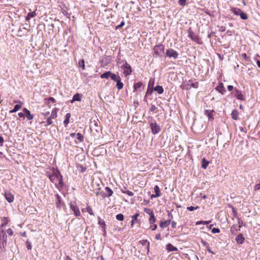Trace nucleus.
<instances>
[{
  "instance_id": "f257e3e1",
  "label": "nucleus",
  "mask_w": 260,
  "mask_h": 260,
  "mask_svg": "<svg viewBox=\"0 0 260 260\" xmlns=\"http://www.w3.org/2000/svg\"><path fill=\"white\" fill-rule=\"evenodd\" d=\"M49 178L51 181L55 184L57 188H62L64 186L62 176L59 171L55 170L53 171V174L49 176Z\"/></svg>"
},
{
  "instance_id": "f03ea898",
  "label": "nucleus",
  "mask_w": 260,
  "mask_h": 260,
  "mask_svg": "<svg viewBox=\"0 0 260 260\" xmlns=\"http://www.w3.org/2000/svg\"><path fill=\"white\" fill-rule=\"evenodd\" d=\"M153 50L154 52L153 56L155 57L159 56L161 55L162 53H164V46L162 44L157 45L154 46Z\"/></svg>"
},
{
  "instance_id": "7ed1b4c3",
  "label": "nucleus",
  "mask_w": 260,
  "mask_h": 260,
  "mask_svg": "<svg viewBox=\"0 0 260 260\" xmlns=\"http://www.w3.org/2000/svg\"><path fill=\"white\" fill-rule=\"evenodd\" d=\"M70 208L76 217L80 216V212L76 202H73L70 203Z\"/></svg>"
},
{
  "instance_id": "20e7f679",
  "label": "nucleus",
  "mask_w": 260,
  "mask_h": 260,
  "mask_svg": "<svg viewBox=\"0 0 260 260\" xmlns=\"http://www.w3.org/2000/svg\"><path fill=\"white\" fill-rule=\"evenodd\" d=\"M7 236L3 230L0 231V243H2V246L5 248L7 245Z\"/></svg>"
},
{
  "instance_id": "39448f33",
  "label": "nucleus",
  "mask_w": 260,
  "mask_h": 260,
  "mask_svg": "<svg viewBox=\"0 0 260 260\" xmlns=\"http://www.w3.org/2000/svg\"><path fill=\"white\" fill-rule=\"evenodd\" d=\"M150 125L151 127L152 133L153 134H157L160 130V126L155 122L150 123Z\"/></svg>"
},
{
  "instance_id": "423d86ee",
  "label": "nucleus",
  "mask_w": 260,
  "mask_h": 260,
  "mask_svg": "<svg viewBox=\"0 0 260 260\" xmlns=\"http://www.w3.org/2000/svg\"><path fill=\"white\" fill-rule=\"evenodd\" d=\"M122 68L124 69L123 74L125 76L130 75L132 72L131 67L126 62L122 66Z\"/></svg>"
},
{
  "instance_id": "0eeeda50",
  "label": "nucleus",
  "mask_w": 260,
  "mask_h": 260,
  "mask_svg": "<svg viewBox=\"0 0 260 260\" xmlns=\"http://www.w3.org/2000/svg\"><path fill=\"white\" fill-rule=\"evenodd\" d=\"M166 55L169 57H173L174 58H177L178 57V53L172 49L167 50Z\"/></svg>"
},
{
  "instance_id": "6e6552de",
  "label": "nucleus",
  "mask_w": 260,
  "mask_h": 260,
  "mask_svg": "<svg viewBox=\"0 0 260 260\" xmlns=\"http://www.w3.org/2000/svg\"><path fill=\"white\" fill-rule=\"evenodd\" d=\"M235 91V96L239 100L245 101V98L242 94V91L237 88L234 89Z\"/></svg>"
},
{
  "instance_id": "1a4fd4ad",
  "label": "nucleus",
  "mask_w": 260,
  "mask_h": 260,
  "mask_svg": "<svg viewBox=\"0 0 260 260\" xmlns=\"http://www.w3.org/2000/svg\"><path fill=\"white\" fill-rule=\"evenodd\" d=\"M216 90L222 94H224L226 90L222 83H220L215 88Z\"/></svg>"
},
{
  "instance_id": "9d476101",
  "label": "nucleus",
  "mask_w": 260,
  "mask_h": 260,
  "mask_svg": "<svg viewBox=\"0 0 260 260\" xmlns=\"http://www.w3.org/2000/svg\"><path fill=\"white\" fill-rule=\"evenodd\" d=\"M23 112L24 113L25 115L28 120H32L34 118L33 115H32L30 111L26 108H23Z\"/></svg>"
},
{
  "instance_id": "9b49d317",
  "label": "nucleus",
  "mask_w": 260,
  "mask_h": 260,
  "mask_svg": "<svg viewBox=\"0 0 260 260\" xmlns=\"http://www.w3.org/2000/svg\"><path fill=\"white\" fill-rule=\"evenodd\" d=\"M214 110H206L205 111V115L208 117L209 120H213L214 118L213 116V112Z\"/></svg>"
},
{
  "instance_id": "f8f14e48",
  "label": "nucleus",
  "mask_w": 260,
  "mask_h": 260,
  "mask_svg": "<svg viewBox=\"0 0 260 260\" xmlns=\"http://www.w3.org/2000/svg\"><path fill=\"white\" fill-rule=\"evenodd\" d=\"M5 196L6 199L9 203H12L14 201V196L10 192H5Z\"/></svg>"
},
{
  "instance_id": "ddd939ff",
  "label": "nucleus",
  "mask_w": 260,
  "mask_h": 260,
  "mask_svg": "<svg viewBox=\"0 0 260 260\" xmlns=\"http://www.w3.org/2000/svg\"><path fill=\"white\" fill-rule=\"evenodd\" d=\"M235 240L238 244H242L244 242L245 238L243 236V235L240 234L236 237Z\"/></svg>"
},
{
  "instance_id": "4468645a",
  "label": "nucleus",
  "mask_w": 260,
  "mask_h": 260,
  "mask_svg": "<svg viewBox=\"0 0 260 260\" xmlns=\"http://www.w3.org/2000/svg\"><path fill=\"white\" fill-rule=\"evenodd\" d=\"M166 249L168 252L176 251L178 250L177 248L173 246L171 243H168L167 244Z\"/></svg>"
},
{
  "instance_id": "2eb2a0df",
  "label": "nucleus",
  "mask_w": 260,
  "mask_h": 260,
  "mask_svg": "<svg viewBox=\"0 0 260 260\" xmlns=\"http://www.w3.org/2000/svg\"><path fill=\"white\" fill-rule=\"evenodd\" d=\"M241 225H233L231 228V232L233 234H235L236 232L240 230Z\"/></svg>"
},
{
  "instance_id": "dca6fc26",
  "label": "nucleus",
  "mask_w": 260,
  "mask_h": 260,
  "mask_svg": "<svg viewBox=\"0 0 260 260\" xmlns=\"http://www.w3.org/2000/svg\"><path fill=\"white\" fill-rule=\"evenodd\" d=\"M170 223H171V220H167L165 221L160 222V223L159 224V226L161 228H165L168 226L170 225Z\"/></svg>"
},
{
  "instance_id": "f3484780",
  "label": "nucleus",
  "mask_w": 260,
  "mask_h": 260,
  "mask_svg": "<svg viewBox=\"0 0 260 260\" xmlns=\"http://www.w3.org/2000/svg\"><path fill=\"white\" fill-rule=\"evenodd\" d=\"M111 75H112V73L110 71H107V72H106L104 73L103 74H101L100 76V77L102 79H103V78L108 79L109 77H111Z\"/></svg>"
},
{
  "instance_id": "a211bd4d",
  "label": "nucleus",
  "mask_w": 260,
  "mask_h": 260,
  "mask_svg": "<svg viewBox=\"0 0 260 260\" xmlns=\"http://www.w3.org/2000/svg\"><path fill=\"white\" fill-rule=\"evenodd\" d=\"M139 213H136L132 216V220L131 221V225L132 227L133 226L135 223H136L138 222L137 218H138V217H139Z\"/></svg>"
},
{
  "instance_id": "6ab92c4d",
  "label": "nucleus",
  "mask_w": 260,
  "mask_h": 260,
  "mask_svg": "<svg viewBox=\"0 0 260 260\" xmlns=\"http://www.w3.org/2000/svg\"><path fill=\"white\" fill-rule=\"evenodd\" d=\"M36 12V10L32 12L28 13L27 14V16H26V18H25L26 20L27 21H29L31 18L35 17L37 15Z\"/></svg>"
},
{
  "instance_id": "aec40b11",
  "label": "nucleus",
  "mask_w": 260,
  "mask_h": 260,
  "mask_svg": "<svg viewBox=\"0 0 260 260\" xmlns=\"http://www.w3.org/2000/svg\"><path fill=\"white\" fill-rule=\"evenodd\" d=\"M58 109L56 108H54L51 112V115L49 116L51 118L54 119L57 116V112Z\"/></svg>"
},
{
  "instance_id": "412c9836",
  "label": "nucleus",
  "mask_w": 260,
  "mask_h": 260,
  "mask_svg": "<svg viewBox=\"0 0 260 260\" xmlns=\"http://www.w3.org/2000/svg\"><path fill=\"white\" fill-rule=\"evenodd\" d=\"M154 90L156 91L158 94H162L164 92V89L162 86L157 85L154 88Z\"/></svg>"
},
{
  "instance_id": "4be33fe9",
  "label": "nucleus",
  "mask_w": 260,
  "mask_h": 260,
  "mask_svg": "<svg viewBox=\"0 0 260 260\" xmlns=\"http://www.w3.org/2000/svg\"><path fill=\"white\" fill-rule=\"evenodd\" d=\"M57 199L56 201V207L57 208H61V197L58 194H56L55 195Z\"/></svg>"
},
{
  "instance_id": "5701e85b",
  "label": "nucleus",
  "mask_w": 260,
  "mask_h": 260,
  "mask_svg": "<svg viewBox=\"0 0 260 260\" xmlns=\"http://www.w3.org/2000/svg\"><path fill=\"white\" fill-rule=\"evenodd\" d=\"M232 118L234 120L238 119V112L237 110H234L231 113Z\"/></svg>"
},
{
  "instance_id": "b1692460",
  "label": "nucleus",
  "mask_w": 260,
  "mask_h": 260,
  "mask_svg": "<svg viewBox=\"0 0 260 260\" xmlns=\"http://www.w3.org/2000/svg\"><path fill=\"white\" fill-rule=\"evenodd\" d=\"M81 95L79 93H76L75 94L73 98V99L72 100V103H73L75 101H81Z\"/></svg>"
},
{
  "instance_id": "393cba45",
  "label": "nucleus",
  "mask_w": 260,
  "mask_h": 260,
  "mask_svg": "<svg viewBox=\"0 0 260 260\" xmlns=\"http://www.w3.org/2000/svg\"><path fill=\"white\" fill-rule=\"evenodd\" d=\"M231 10L236 15H240L241 12H242L240 9L237 8H232Z\"/></svg>"
},
{
  "instance_id": "a878e982",
  "label": "nucleus",
  "mask_w": 260,
  "mask_h": 260,
  "mask_svg": "<svg viewBox=\"0 0 260 260\" xmlns=\"http://www.w3.org/2000/svg\"><path fill=\"white\" fill-rule=\"evenodd\" d=\"M105 190L107 192V194H106V197H110L111 196H112L113 192V191L112 190V189L109 187H105Z\"/></svg>"
},
{
  "instance_id": "bb28decb",
  "label": "nucleus",
  "mask_w": 260,
  "mask_h": 260,
  "mask_svg": "<svg viewBox=\"0 0 260 260\" xmlns=\"http://www.w3.org/2000/svg\"><path fill=\"white\" fill-rule=\"evenodd\" d=\"M208 164H209V161H208L205 158H204L202 159V167L204 169H205L207 168Z\"/></svg>"
},
{
  "instance_id": "cd10ccee",
  "label": "nucleus",
  "mask_w": 260,
  "mask_h": 260,
  "mask_svg": "<svg viewBox=\"0 0 260 260\" xmlns=\"http://www.w3.org/2000/svg\"><path fill=\"white\" fill-rule=\"evenodd\" d=\"M111 79L115 82H117V81H118L119 80H121V78L120 76L116 75L115 74L112 73V75L111 76Z\"/></svg>"
},
{
  "instance_id": "c85d7f7f",
  "label": "nucleus",
  "mask_w": 260,
  "mask_h": 260,
  "mask_svg": "<svg viewBox=\"0 0 260 260\" xmlns=\"http://www.w3.org/2000/svg\"><path fill=\"white\" fill-rule=\"evenodd\" d=\"M156 221V218L155 217L154 214H153L150 215V218L149 219V223L151 224H153Z\"/></svg>"
},
{
  "instance_id": "c756f323",
  "label": "nucleus",
  "mask_w": 260,
  "mask_h": 260,
  "mask_svg": "<svg viewBox=\"0 0 260 260\" xmlns=\"http://www.w3.org/2000/svg\"><path fill=\"white\" fill-rule=\"evenodd\" d=\"M121 191L123 193L127 194L129 197L134 196V193L132 191L126 190L125 188L124 189H121Z\"/></svg>"
},
{
  "instance_id": "7c9ffc66",
  "label": "nucleus",
  "mask_w": 260,
  "mask_h": 260,
  "mask_svg": "<svg viewBox=\"0 0 260 260\" xmlns=\"http://www.w3.org/2000/svg\"><path fill=\"white\" fill-rule=\"evenodd\" d=\"M45 100L46 101V103L47 104H49L50 103H54L56 102L55 100L52 97H50L48 99H45Z\"/></svg>"
},
{
  "instance_id": "2f4dec72",
  "label": "nucleus",
  "mask_w": 260,
  "mask_h": 260,
  "mask_svg": "<svg viewBox=\"0 0 260 260\" xmlns=\"http://www.w3.org/2000/svg\"><path fill=\"white\" fill-rule=\"evenodd\" d=\"M140 243H141V244L142 245H147V251H149V245H150V243H149V242H148V241L147 240H141V241H140Z\"/></svg>"
},
{
  "instance_id": "473e14b6",
  "label": "nucleus",
  "mask_w": 260,
  "mask_h": 260,
  "mask_svg": "<svg viewBox=\"0 0 260 260\" xmlns=\"http://www.w3.org/2000/svg\"><path fill=\"white\" fill-rule=\"evenodd\" d=\"M119 80L116 82V86L119 90L121 89L123 87V84Z\"/></svg>"
},
{
  "instance_id": "72a5a7b5",
  "label": "nucleus",
  "mask_w": 260,
  "mask_h": 260,
  "mask_svg": "<svg viewBox=\"0 0 260 260\" xmlns=\"http://www.w3.org/2000/svg\"><path fill=\"white\" fill-rule=\"evenodd\" d=\"M240 17L243 20H247L248 19L247 14L243 12H241L240 14Z\"/></svg>"
},
{
  "instance_id": "f704fd0d",
  "label": "nucleus",
  "mask_w": 260,
  "mask_h": 260,
  "mask_svg": "<svg viewBox=\"0 0 260 260\" xmlns=\"http://www.w3.org/2000/svg\"><path fill=\"white\" fill-rule=\"evenodd\" d=\"M144 211L145 213L149 214V215L154 214L153 210L150 208H144Z\"/></svg>"
},
{
  "instance_id": "c9c22d12",
  "label": "nucleus",
  "mask_w": 260,
  "mask_h": 260,
  "mask_svg": "<svg viewBox=\"0 0 260 260\" xmlns=\"http://www.w3.org/2000/svg\"><path fill=\"white\" fill-rule=\"evenodd\" d=\"M76 138L78 140H79L80 142H82L84 140L83 136L81 134H80V133L77 134V135H76Z\"/></svg>"
},
{
  "instance_id": "e433bc0d",
  "label": "nucleus",
  "mask_w": 260,
  "mask_h": 260,
  "mask_svg": "<svg viewBox=\"0 0 260 260\" xmlns=\"http://www.w3.org/2000/svg\"><path fill=\"white\" fill-rule=\"evenodd\" d=\"M188 85L197 88L198 87V82H197L195 83H192L190 81H189L188 83Z\"/></svg>"
},
{
  "instance_id": "4c0bfd02",
  "label": "nucleus",
  "mask_w": 260,
  "mask_h": 260,
  "mask_svg": "<svg viewBox=\"0 0 260 260\" xmlns=\"http://www.w3.org/2000/svg\"><path fill=\"white\" fill-rule=\"evenodd\" d=\"M116 218L119 221H122L124 219V216L122 214H118L116 216Z\"/></svg>"
},
{
  "instance_id": "58836bf2",
  "label": "nucleus",
  "mask_w": 260,
  "mask_h": 260,
  "mask_svg": "<svg viewBox=\"0 0 260 260\" xmlns=\"http://www.w3.org/2000/svg\"><path fill=\"white\" fill-rule=\"evenodd\" d=\"M142 85V83L141 82H139L134 85V89L135 90H138L139 88H140Z\"/></svg>"
},
{
  "instance_id": "ea45409f",
  "label": "nucleus",
  "mask_w": 260,
  "mask_h": 260,
  "mask_svg": "<svg viewBox=\"0 0 260 260\" xmlns=\"http://www.w3.org/2000/svg\"><path fill=\"white\" fill-rule=\"evenodd\" d=\"M52 119H53L51 118L50 117H48L47 119V121H46L47 123L45 125L47 126V125H51L53 123Z\"/></svg>"
},
{
  "instance_id": "a19ab883",
  "label": "nucleus",
  "mask_w": 260,
  "mask_h": 260,
  "mask_svg": "<svg viewBox=\"0 0 260 260\" xmlns=\"http://www.w3.org/2000/svg\"><path fill=\"white\" fill-rule=\"evenodd\" d=\"M189 37H190L192 40L194 41L196 40V38L197 37L194 34L192 31L189 32Z\"/></svg>"
},
{
  "instance_id": "79ce46f5",
  "label": "nucleus",
  "mask_w": 260,
  "mask_h": 260,
  "mask_svg": "<svg viewBox=\"0 0 260 260\" xmlns=\"http://www.w3.org/2000/svg\"><path fill=\"white\" fill-rule=\"evenodd\" d=\"M3 223L2 224L1 226H4L5 225H6V224H7L8 222V218L7 217H3Z\"/></svg>"
},
{
  "instance_id": "37998d69",
  "label": "nucleus",
  "mask_w": 260,
  "mask_h": 260,
  "mask_svg": "<svg viewBox=\"0 0 260 260\" xmlns=\"http://www.w3.org/2000/svg\"><path fill=\"white\" fill-rule=\"evenodd\" d=\"M154 190L155 192V194H160L159 188L157 185L154 186Z\"/></svg>"
},
{
  "instance_id": "c03bdc74",
  "label": "nucleus",
  "mask_w": 260,
  "mask_h": 260,
  "mask_svg": "<svg viewBox=\"0 0 260 260\" xmlns=\"http://www.w3.org/2000/svg\"><path fill=\"white\" fill-rule=\"evenodd\" d=\"M86 210L89 213V214H90V215H94L91 208L89 206L87 207Z\"/></svg>"
},
{
  "instance_id": "a18cd8bd",
  "label": "nucleus",
  "mask_w": 260,
  "mask_h": 260,
  "mask_svg": "<svg viewBox=\"0 0 260 260\" xmlns=\"http://www.w3.org/2000/svg\"><path fill=\"white\" fill-rule=\"evenodd\" d=\"M79 64L80 67H81L82 68L83 70H84L85 69V64H84V60H81L79 62Z\"/></svg>"
},
{
  "instance_id": "49530a36",
  "label": "nucleus",
  "mask_w": 260,
  "mask_h": 260,
  "mask_svg": "<svg viewBox=\"0 0 260 260\" xmlns=\"http://www.w3.org/2000/svg\"><path fill=\"white\" fill-rule=\"evenodd\" d=\"M178 3L181 6H184L186 4V0H179Z\"/></svg>"
},
{
  "instance_id": "de8ad7c7",
  "label": "nucleus",
  "mask_w": 260,
  "mask_h": 260,
  "mask_svg": "<svg viewBox=\"0 0 260 260\" xmlns=\"http://www.w3.org/2000/svg\"><path fill=\"white\" fill-rule=\"evenodd\" d=\"M199 208V207L198 206H197L196 207H194L193 206H189V207H187V209L190 211H193L194 210L197 209Z\"/></svg>"
},
{
  "instance_id": "09e8293b",
  "label": "nucleus",
  "mask_w": 260,
  "mask_h": 260,
  "mask_svg": "<svg viewBox=\"0 0 260 260\" xmlns=\"http://www.w3.org/2000/svg\"><path fill=\"white\" fill-rule=\"evenodd\" d=\"M26 245H27V248L28 249V250H30L31 249V243L29 242L28 241H26Z\"/></svg>"
},
{
  "instance_id": "8fccbe9b",
  "label": "nucleus",
  "mask_w": 260,
  "mask_h": 260,
  "mask_svg": "<svg viewBox=\"0 0 260 260\" xmlns=\"http://www.w3.org/2000/svg\"><path fill=\"white\" fill-rule=\"evenodd\" d=\"M21 105H16L14 106V109L15 110V111H16L17 112V111L20 110L21 109Z\"/></svg>"
},
{
  "instance_id": "3c124183",
  "label": "nucleus",
  "mask_w": 260,
  "mask_h": 260,
  "mask_svg": "<svg viewBox=\"0 0 260 260\" xmlns=\"http://www.w3.org/2000/svg\"><path fill=\"white\" fill-rule=\"evenodd\" d=\"M7 232L8 234L10 235V236H12L13 234V233H14L13 230L10 229V228L8 229L7 230Z\"/></svg>"
},
{
  "instance_id": "603ef678",
  "label": "nucleus",
  "mask_w": 260,
  "mask_h": 260,
  "mask_svg": "<svg viewBox=\"0 0 260 260\" xmlns=\"http://www.w3.org/2000/svg\"><path fill=\"white\" fill-rule=\"evenodd\" d=\"M212 232L214 234L215 233H218L220 232V230L218 228H213L212 230Z\"/></svg>"
},
{
  "instance_id": "864d4df0",
  "label": "nucleus",
  "mask_w": 260,
  "mask_h": 260,
  "mask_svg": "<svg viewBox=\"0 0 260 260\" xmlns=\"http://www.w3.org/2000/svg\"><path fill=\"white\" fill-rule=\"evenodd\" d=\"M153 225H151L150 229H151L152 231H154L157 229V225L155 224H152Z\"/></svg>"
},
{
  "instance_id": "5fc2aeb1",
  "label": "nucleus",
  "mask_w": 260,
  "mask_h": 260,
  "mask_svg": "<svg viewBox=\"0 0 260 260\" xmlns=\"http://www.w3.org/2000/svg\"><path fill=\"white\" fill-rule=\"evenodd\" d=\"M259 189H260V183L256 184L254 187V190H259Z\"/></svg>"
},
{
  "instance_id": "6e6d98bb",
  "label": "nucleus",
  "mask_w": 260,
  "mask_h": 260,
  "mask_svg": "<svg viewBox=\"0 0 260 260\" xmlns=\"http://www.w3.org/2000/svg\"><path fill=\"white\" fill-rule=\"evenodd\" d=\"M201 243L206 247H208V245H209L206 241L205 240H203V239L201 240Z\"/></svg>"
},
{
  "instance_id": "4d7b16f0",
  "label": "nucleus",
  "mask_w": 260,
  "mask_h": 260,
  "mask_svg": "<svg viewBox=\"0 0 260 260\" xmlns=\"http://www.w3.org/2000/svg\"><path fill=\"white\" fill-rule=\"evenodd\" d=\"M160 195H161V194H153L151 195V199L156 198L160 197Z\"/></svg>"
},
{
  "instance_id": "13d9d810",
  "label": "nucleus",
  "mask_w": 260,
  "mask_h": 260,
  "mask_svg": "<svg viewBox=\"0 0 260 260\" xmlns=\"http://www.w3.org/2000/svg\"><path fill=\"white\" fill-rule=\"evenodd\" d=\"M238 224H239V225L241 226L243 224V220L241 218H239L238 219Z\"/></svg>"
},
{
  "instance_id": "bf43d9fd",
  "label": "nucleus",
  "mask_w": 260,
  "mask_h": 260,
  "mask_svg": "<svg viewBox=\"0 0 260 260\" xmlns=\"http://www.w3.org/2000/svg\"><path fill=\"white\" fill-rule=\"evenodd\" d=\"M4 140L3 138L0 136V146H3L4 144Z\"/></svg>"
},
{
  "instance_id": "052dcab7",
  "label": "nucleus",
  "mask_w": 260,
  "mask_h": 260,
  "mask_svg": "<svg viewBox=\"0 0 260 260\" xmlns=\"http://www.w3.org/2000/svg\"><path fill=\"white\" fill-rule=\"evenodd\" d=\"M227 87H228V90L229 91H231L234 89V87L232 85H228Z\"/></svg>"
},
{
  "instance_id": "680f3d73",
  "label": "nucleus",
  "mask_w": 260,
  "mask_h": 260,
  "mask_svg": "<svg viewBox=\"0 0 260 260\" xmlns=\"http://www.w3.org/2000/svg\"><path fill=\"white\" fill-rule=\"evenodd\" d=\"M69 119H66L65 118L64 121H63V123L65 124V126H66L68 123H69Z\"/></svg>"
},
{
  "instance_id": "e2e57ef3",
  "label": "nucleus",
  "mask_w": 260,
  "mask_h": 260,
  "mask_svg": "<svg viewBox=\"0 0 260 260\" xmlns=\"http://www.w3.org/2000/svg\"><path fill=\"white\" fill-rule=\"evenodd\" d=\"M155 239L156 240H159L160 239V238H161V235L160 234H157L156 235H155Z\"/></svg>"
},
{
  "instance_id": "0e129e2a",
  "label": "nucleus",
  "mask_w": 260,
  "mask_h": 260,
  "mask_svg": "<svg viewBox=\"0 0 260 260\" xmlns=\"http://www.w3.org/2000/svg\"><path fill=\"white\" fill-rule=\"evenodd\" d=\"M24 115H25V114L24 113H21V112H20L18 113V116L20 117H24Z\"/></svg>"
},
{
  "instance_id": "69168bd1",
  "label": "nucleus",
  "mask_w": 260,
  "mask_h": 260,
  "mask_svg": "<svg viewBox=\"0 0 260 260\" xmlns=\"http://www.w3.org/2000/svg\"><path fill=\"white\" fill-rule=\"evenodd\" d=\"M210 222H211L210 220H209V221H203V224H204L205 225H207L209 223H210Z\"/></svg>"
},
{
  "instance_id": "338daca9",
  "label": "nucleus",
  "mask_w": 260,
  "mask_h": 260,
  "mask_svg": "<svg viewBox=\"0 0 260 260\" xmlns=\"http://www.w3.org/2000/svg\"><path fill=\"white\" fill-rule=\"evenodd\" d=\"M50 113L49 112H45V113H42V114L45 116V117H48V115H49Z\"/></svg>"
},
{
  "instance_id": "774afa93",
  "label": "nucleus",
  "mask_w": 260,
  "mask_h": 260,
  "mask_svg": "<svg viewBox=\"0 0 260 260\" xmlns=\"http://www.w3.org/2000/svg\"><path fill=\"white\" fill-rule=\"evenodd\" d=\"M64 260H72L69 256H66Z\"/></svg>"
}]
</instances>
